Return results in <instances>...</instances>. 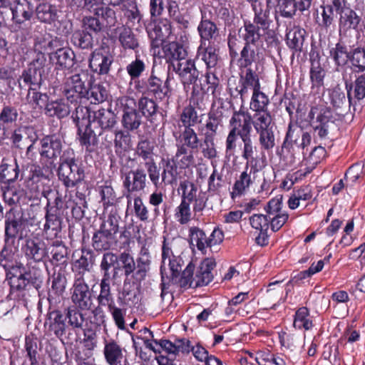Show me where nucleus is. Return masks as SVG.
I'll use <instances>...</instances> for the list:
<instances>
[{
    "mask_svg": "<svg viewBox=\"0 0 365 365\" xmlns=\"http://www.w3.org/2000/svg\"><path fill=\"white\" fill-rule=\"evenodd\" d=\"M227 47L230 63H236L240 71L252 68L253 63L256 69L263 67L265 48L259 38L243 33H239L237 37L235 34L230 33Z\"/></svg>",
    "mask_w": 365,
    "mask_h": 365,
    "instance_id": "1",
    "label": "nucleus"
},
{
    "mask_svg": "<svg viewBox=\"0 0 365 365\" xmlns=\"http://www.w3.org/2000/svg\"><path fill=\"white\" fill-rule=\"evenodd\" d=\"M283 195H277L270 199L264 210V214H254L250 217L251 227L259 231L255 242L260 246H266L269 243L268 230L270 227L273 232H278L288 221L289 215L282 210Z\"/></svg>",
    "mask_w": 365,
    "mask_h": 365,
    "instance_id": "2",
    "label": "nucleus"
},
{
    "mask_svg": "<svg viewBox=\"0 0 365 365\" xmlns=\"http://www.w3.org/2000/svg\"><path fill=\"white\" fill-rule=\"evenodd\" d=\"M276 3V0H271V3L268 4L266 1L264 7L263 3L260 5L253 6L252 10L254 12L252 21L250 20L244 21L243 27L239 31V33L246 34L249 36H252L262 40V31L265 35V41L268 45L278 42L277 36L270 26L273 24V20L271 17L270 10Z\"/></svg>",
    "mask_w": 365,
    "mask_h": 365,
    "instance_id": "3",
    "label": "nucleus"
},
{
    "mask_svg": "<svg viewBox=\"0 0 365 365\" xmlns=\"http://www.w3.org/2000/svg\"><path fill=\"white\" fill-rule=\"evenodd\" d=\"M308 118L314 140L322 142L331 139L337 126L334 111L330 106L325 104L312 106L308 113Z\"/></svg>",
    "mask_w": 365,
    "mask_h": 365,
    "instance_id": "4",
    "label": "nucleus"
},
{
    "mask_svg": "<svg viewBox=\"0 0 365 365\" xmlns=\"http://www.w3.org/2000/svg\"><path fill=\"white\" fill-rule=\"evenodd\" d=\"M216 263L211 258L203 259L198 267L195 276V264L191 262L184 269V289L196 288L207 285L213 279L212 271Z\"/></svg>",
    "mask_w": 365,
    "mask_h": 365,
    "instance_id": "5",
    "label": "nucleus"
},
{
    "mask_svg": "<svg viewBox=\"0 0 365 365\" xmlns=\"http://www.w3.org/2000/svg\"><path fill=\"white\" fill-rule=\"evenodd\" d=\"M72 150H66L61 157V163L58 174L59 179L66 187H74L81 182L84 178L83 170L77 165Z\"/></svg>",
    "mask_w": 365,
    "mask_h": 365,
    "instance_id": "6",
    "label": "nucleus"
},
{
    "mask_svg": "<svg viewBox=\"0 0 365 365\" xmlns=\"http://www.w3.org/2000/svg\"><path fill=\"white\" fill-rule=\"evenodd\" d=\"M72 118L73 120L83 119L91 123H97L101 130L110 129L116 123L114 113L105 108L91 110L87 107L78 106L76 108Z\"/></svg>",
    "mask_w": 365,
    "mask_h": 365,
    "instance_id": "7",
    "label": "nucleus"
},
{
    "mask_svg": "<svg viewBox=\"0 0 365 365\" xmlns=\"http://www.w3.org/2000/svg\"><path fill=\"white\" fill-rule=\"evenodd\" d=\"M312 141L311 134L304 132L302 129L293 127L290 123L282 145V152L284 151L290 155L292 160L295 159V154L299 150H304Z\"/></svg>",
    "mask_w": 365,
    "mask_h": 365,
    "instance_id": "8",
    "label": "nucleus"
},
{
    "mask_svg": "<svg viewBox=\"0 0 365 365\" xmlns=\"http://www.w3.org/2000/svg\"><path fill=\"white\" fill-rule=\"evenodd\" d=\"M353 74L354 73H349L346 70L341 73L349 107L356 106L365 98V73L355 75L354 80Z\"/></svg>",
    "mask_w": 365,
    "mask_h": 365,
    "instance_id": "9",
    "label": "nucleus"
},
{
    "mask_svg": "<svg viewBox=\"0 0 365 365\" xmlns=\"http://www.w3.org/2000/svg\"><path fill=\"white\" fill-rule=\"evenodd\" d=\"M62 142L56 135H46L40 140L38 149L41 162L48 169L54 167L55 161L61 157L62 152Z\"/></svg>",
    "mask_w": 365,
    "mask_h": 365,
    "instance_id": "10",
    "label": "nucleus"
},
{
    "mask_svg": "<svg viewBox=\"0 0 365 365\" xmlns=\"http://www.w3.org/2000/svg\"><path fill=\"white\" fill-rule=\"evenodd\" d=\"M339 6V36L346 37L351 30L358 31L362 19L347 0H341Z\"/></svg>",
    "mask_w": 365,
    "mask_h": 365,
    "instance_id": "11",
    "label": "nucleus"
},
{
    "mask_svg": "<svg viewBox=\"0 0 365 365\" xmlns=\"http://www.w3.org/2000/svg\"><path fill=\"white\" fill-rule=\"evenodd\" d=\"M87 77V73L81 70L78 73L71 74L66 78L63 86V93L68 101L73 103L86 97Z\"/></svg>",
    "mask_w": 365,
    "mask_h": 365,
    "instance_id": "12",
    "label": "nucleus"
},
{
    "mask_svg": "<svg viewBox=\"0 0 365 365\" xmlns=\"http://www.w3.org/2000/svg\"><path fill=\"white\" fill-rule=\"evenodd\" d=\"M244 69L245 71L240 73L238 86L234 92L230 93L231 96L235 98L240 96L242 102L248 96L250 88H252V91L261 88L259 69H256V68Z\"/></svg>",
    "mask_w": 365,
    "mask_h": 365,
    "instance_id": "13",
    "label": "nucleus"
},
{
    "mask_svg": "<svg viewBox=\"0 0 365 365\" xmlns=\"http://www.w3.org/2000/svg\"><path fill=\"white\" fill-rule=\"evenodd\" d=\"M92 280L73 279L71 288V299L76 307L81 311L90 310L93 304L88 282Z\"/></svg>",
    "mask_w": 365,
    "mask_h": 365,
    "instance_id": "14",
    "label": "nucleus"
},
{
    "mask_svg": "<svg viewBox=\"0 0 365 365\" xmlns=\"http://www.w3.org/2000/svg\"><path fill=\"white\" fill-rule=\"evenodd\" d=\"M174 136L178 141V151L175 157L168 160L164 167L162 173V182L165 185L176 184L178 179H180V173L182 171V158H180L182 153V147L180 145L182 142L180 133L174 132Z\"/></svg>",
    "mask_w": 365,
    "mask_h": 365,
    "instance_id": "15",
    "label": "nucleus"
},
{
    "mask_svg": "<svg viewBox=\"0 0 365 365\" xmlns=\"http://www.w3.org/2000/svg\"><path fill=\"white\" fill-rule=\"evenodd\" d=\"M5 239L4 241L14 243L16 237L22 239L24 237L25 220L22 213L11 208L5 215Z\"/></svg>",
    "mask_w": 365,
    "mask_h": 365,
    "instance_id": "16",
    "label": "nucleus"
},
{
    "mask_svg": "<svg viewBox=\"0 0 365 365\" xmlns=\"http://www.w3.org/2000/svg\"><path fill=\"white\" fill-rule=\"evenodd\" d=\"M353 44H347L344 37H339L337 43L329 49V58L334 62L336 71L346 70L352 52Z\"/></svg>",
    "mask_w": 365,
    "mask_h": 365,
    "instance_id": "17",
    "label": "nucleus"
},
{
    "mask_svg": "<svg viewBox=\"0 0 365 365\" xmlns=\"http://www.w3.org/2000/svg\"><path fill=\"white\" fill-rule=\"evenodd\" d=\"M252 115L242 108L239 110H234L232 115L229 121L230 130L239 134L240 138L251 134Z\"/></svg>",
    "mask_w": 365,
    "mask_h": 365,
    "instance_id": "18",
    "label": "nucleus"
},
{
    "mask_svg": "<svg viewBox=\"0 0 365 365\" xmlns=\"http://www.w3.org/2000/svg\"><path fill=\"white\" fill-rule=\"evenodd\" d=\"M113 62V57L104 48L96 49L91 55L89 61L90 68L96 73L107 74Z\"/></svg>",
    "mask_w": 365,
    "mask_h": 365,
    "instance_id": "19",
    "label": "nucleus"
},
{
    "mask_svg": "<svg viewBox=\"0 0 365 365\" xmlns=\"http://www.w3.org/2000/svg\"><path fill=\"white\" fill-rule=\"evenodd\" d=\"M57 208L51 207L47 210L43 226V232L47 240H53L61 238V219L57 215Z\"/></svg>",
    "mask_w": 365,
    "mask_h": 365,
    "instance_id": "20",
    "label": "nucleus"
},
{
    "mask_svg": "<svg viewBox=\"0 0 365 365\" xmlns=\"http://www.w3.org/2000/svg\"><path fill=\"white\" fill-rule=\"evenodd\" d=\"M12 21L15 24H23L29 21L34 15V8L30 2L26 0H16L11 5Z\"/></svg>",
    "mask_w": 365,
    "mask_h": 365,
    "instance_id": "21",
    "label": "nucleus"
},
{
    "mask_svg": "<svg viewBox=\"0 0 365 365\" xmlns=\"http://www.w3.org/2000/svg\"><path fill=\"white\" fill-rule=\"evenodd\" d=\"M124 351L121 346L114 340L105 343L103 354L109 365H126L127 359Z\"/></svg>",
    "mask_w": 365,
    "mask_h": 365,
    "instance_id": "22",
    "label": "nucleus"
},
{
    "mask_svg": "<svg viewBox=\"0 0 365 365\" xmlns=\"http://www.w3.org/2000/svg\"><path fill=\"white\" fill-rule=\"evenodd\" d=\"M46 257L54 266L64 264L68 259V248L61 238L53 240L47 247Z\"/></svg>",
    "mask_w": 365,
    "mask_h": 365,
    "instance_id": "23",
    "label": "nucleus"
},
{
    "mask_svg": "<svg viewBox=\"0 0 365 365\" xmlns=\"http://www.w3.org/2000/svg\"><path fill=\"white\" fill-rule=\"evenodd\" d=\"M84 7L90 12L103 19L108 26H111L116 21L114 10L108 6H104L99 0H84Z\"/></svg>",
    "mask_w": 365,
    "mask_h": 365,
    "instance_id": "24",
    "label": "nucleus"
},
{
    "mask_svg": "<svg viewBox=\"0 0 365 365\" xmlns=\"http://www.w3.org/2000/svg\"><path fill=\"white\" fill-rule=\"evenodd\" d=\"M146 174L141 168L128 172L123 180V185L129 193L140 192L146 186Z\"/></svg>",
    "mask_w": 365,
    "mask_h": 365,
    "instance_id": "25",
    "label": "nucleus"
},
{
    "mask_svg": "<svg viewBox=\"0 0 365 365\" xmlns=\"http://www.w3.org/2000/svg\"><path fill=\"white\" fill-rule=\"evenodd\" d=\"M341 0H329L327 4L321 5V21H318L319 26L328 31L334 23V14L339 15Z\"/></svg>",
    "mask_w": 365,
    "mask_h": 365,
    "instance_id": "26",
    "label": "nucleus"
},
{
    "mask_svg": "<svg viewBox=\"0 0 365 365\" xmlns=\"http://www.w3.org/2000/svg\"><path fill=\"white\" fill-rule=\"evenodd\" d=\"M179 344H175L169 340L161 339L160 341H145V346L153 351L155 354H162L165 352L171 358L175 357L182 348V341H178Z\"/></svg>",
    "mask_w": 365,
    "mask_h": 365,
    "instance_id": "27",
    "label": "nucleus"
},
{
    "mask_svg": "<svg viewBox=\"0 0 365 365\" xmlns=\"http://www.w3.org/2000/svg\"><path fill=\"white\" fill-rule=\"evenodd\" d=\"M307 34L306 30L300 26H294L292 29H287L285 34L287 46L294 53L302 52Z\"/></svg>",
    "mask_w": 365,
    "mask_h": 365,
    "instance_id": "28",
    "label": "nucleus"
},
{
    "mask_svg": "<svg viewBox=\"0 0 365 365\" xmlns=\"http://www.w3.org/2000/svg\"><path fill=\"white\" fill-rule=\"evenodd\" d=\"M200 46L197 48V54L194 59L189 58L190 53V47L184 44V60L186 59L185 65L184 66V89H186V86L193 84L197 80L199 71L195 66V60L198 58V54Z\"/></svg>",
    "mask_w": 365,
    "mask_h": 365,
    "instance_id": "29",
    "label": "nucleus"
},
{
    "mask_svg": "<svg viewBox=\"0 0 365 365\" xmlns=\"http://www.w3.org/2000/svg\"><path fill=\"white\" fill-rule=\"evenodd\" d=\"M24 250L26 257L35 262L42 261L48 255L47 247L38 239L27 240Z\"/></svg>",
    "mask_w": 365,
    "mask_h": 365,
    "instance_id": "30",
    "label": "nucleus"
},
{
    "mask_svg": "<svg viewBox=\"0 0 365 365\" xmlns=\"http://www.w3.org/2000/svg\"><path fill=\"white\" fill-rule=\"evenodd\" d=\"M113 38H117L125 49H132L138 47V41L132 29L124 25L117 26L112 32Z\"/></svg>",
    "mask_w": 365,
    "mask_h": 365,
    "instance_id": "31",
    "label": "nucleus"
},
{
    "mask_svg": "<svg viewBox=\"0 0 365 365\" xmlns=\"http://www.w3.org/2000/svg\"><path fill=\"white\" fill-rule=\"evenodd\" d=\"M74 121L78 128V133L81 145L85 146L87 150H88L91 146L96 145L98 139L96 134L91 128V123H88L87 120L83 119Z\"/></svg>",
    "mask_w": 365,
    "mask_h": 365,
    "instance_id": "32",
    "label": "nucleus"
},
{
    "mask_svg": "<svg viewBox=\"0 0 365 365\" xmlns=\"http://www.w3.org/2000/svg\"><path fill=\"white\" fill-rule=\"evenodd\" d=\"M182 46L176 42H171L168 45L167 56L169 59V73L173 74L174 72L179 78H182L181 69V51Z\"/></svg>",
    "mask_w": 365,
    "mask_h": 365,
    "instance_id": "33",
    "label": "nucleus"
},
{
    "mask_svg": "<svg viewBox=\"0 0 365 365\" xmlns=\"http://www.w3.org/2000/svg\"><path fill=\"white\" fill-rule=\"evenodd\" d=\"M170 249L163 246L162 258L163 263H165V259L168 258L170 269L171 272V280L173 283L179 284L180 287H182V259L180 256H173V258H170Z\"/></svg>",
    "mask_w": 365,
    "mask_h": 365,
    "instance_id": "34",
    "label": "nucleus"
},
{
    "mask_svg": "<svg viewBox=\"0 0 365 365\" xmlns=\"http://www.w3.org/2000/svg\"><path fill=\"white\" fill-rule=\"evenodd\" d=\"M42 81V75L29 67L17 79L19 88L21 90L29 87V90L37 91L40 88Z\"/></svg>",
    "mask_w": 365,
    "mask_h": 365,
    "instance_id": "35",
    "label": "nucleus"
},
{
    "mask_svg": "<svg viewBox=\"0 0 365 365\" xmlns=\"http://www.w3.org/2000/svg\"><path fill=\"white\" fill-rule=\"evenodd\" d=\"M65 317L58 310L50 312L45 322V327H48L49 331L61 339L65 334L66 323Z\"/></svg>",
    "mask_w": 365,
    "mask_h": 365,
    "instance_id": "36",
    "label": "nucleus"
},
{
    "mask_svg": "<svg viewBox=\"0 0 365 365\" xmlns=\"http://www.w3.org/2000/svg\"><path fill=\"white\" fill-rule=\"evenodd\" d=\"M50 60L59 68H68L73 64L74 52L68 48H61L49 56Z\"/></svg>",
    "mask_w": 365,
    "mask_h": 365,
    "instance_id": "37",
    "label": "nucleus"
},
{
    "mask_svg": "<svg viewBox=\"0 0 365 365\" xmlns=\"http://www.w3.org/2000/svg\"><path fill=\"white\" fill-rule=\"evenodd\" d=\"M350 73H362L365 71V48L354 43L350 58Z\"/></svg>",
    "mask_w": 365,
    "mask_h": 365,
    "instance_id": "38",
    "label": "nucleus"
},
{
    "mask_svg": "<svg viewBox=\"0 0 365 365\" xmlns=\"http://www.w3.org/2000/svg\"><path fill=\"white\" fill-rule=\"evenodd\" d=\"M170 34V24L167 19H164L154 25V27L149 32V36L153 41V46H158Z\"/></svg>",
    "mask_w": 365,
    "mask_h": 365,
    "instance_id": "39",
    "label": "nucleus"
},
{
    "mask_svg": "<svg viewBox=\"0 0 365 365\" xmlns=\"http://www.w3.org/2000/svg\"><path fill=\"white\" fill-rule=\"evenodd\" d=\"M90 267L91 264L88 258L84 255H81V257L73 263V279L93 280L94 274L91 271Z\"/></svg>",
    "mask_w": 365,
    "mask_h": 365,
    "instance_id": "40",
    "label": "nucleus"
},
{
    "mask_svg": "<svg viewBox=\"0 0 365 365\" xmlns=\"http://www.w3.org/2000/svg\"><path fill=\"white\" fill-rule=\"evenodd\" d=\"M184 145L191 148L189 153L184 148V160H187L188 164L194 163L192 153L197 152L199 140L196 133L189 126H185L184 130Z\"/></svg>",
    "mask_w": 365,
    "mask_h": 365,
    "instance_id": "41",
    "label": "nucleus"
},
{
    "mask_svg": "<svg viewBox=\"0 0 365 365\" xmlns=\"http://www.w3.org/2000/svg\"><path fill=\"white\" fill-rule=\"evenodd\" d=\"M142 123V115L135 109L125 107L122 115L121 123L127 130H134L139 128Z\"/></svg>",
    "mask_w": 365,
    "mask_h": 365,
    "instance_id": "42",
    "label": "nucleus"
},
{
    "mask_svg": "<svg viewBox=\"0 0 365 365\" xmlns=\"http://www.w3.org/2000/svg\"><path fill=\"white\" fill-rule=\"evenodd\" d=\"M293 325L296 329L310 330L314 327L313 317L306 307H299L294 314Z\"/></svg>",
    "mask_w": 365,
    "mask_h": 365,
    "instance_id": "43",
    "label": "nucleus"
},
{
    "mask_svg": "<svg viewBox=\"0 0 365 365\" xmlns=\"http://www.w3.org/2000/svg\"><path fill=\"white\" fill-rule=\"evenodd\" d=\"M45 113L50 117L63 118L70 113V107L64 99L51 101L46 105Z\"/></svg>",
    "mask_w": 365,
    "mask_h": 365,
    "instance_id": "44",
    "label": "nucleus"
},
{
    "mask_svg": "<svg viewBox=\"0 0 365 365\" xmlns=\"http://www.w3.org/2000/svg\"><path fill=\"white\" fill-rule=\"evenodd\" d=\"M187 241L192 251H194L195 247L202 253L206 250L207 237L204 231L199 227H191L189 229Z\"/></svg>",
    "mask_w": 365,
    "mask_h": 365,
    "instance_id": "45",
    "label": "nucleus"
},
{
    "mask_svg": "<svg viewBox=\"0 0 365 365\" xmlns=\"http://www.w3.org/2000/svg\"><path fill=\"white\" fill-rule=\"evenodd\" d=\"M120 217L116 210L112 209L108 214H104L103 222L101 225L100 230L108 235H115L118 232Z\"/></svg>",
    "mask_w": 365,
    "mask_h": 365,
    "instance_id": "46",
    "label": "nucleus"
},
{
    "mask_svg": "<svg viewBox=\"0 0 365 365\" xmlns=\"http://www.w3.org/2000/svg\"><path fill=\"white\" fill-rule=\"evenodd\" d=\"M252 183L253 180L251 178V174L245 170L236 179L232 185V192H230L231 198L235 199L244 195Z\"/></svg>",
    "mask_w": 365,
    "mask_h": 365,
    "instance_id": "47",
    "label": "nucleus"
},
{
    "mask_svg": "<svg viewBox=\"0 0 365 365\" xmlns=\"http://www.w3.org/2000/svg\"><path fill=\"white\" fill-rule=\"evenodd\" d=\"M270 103L269 97L261 88L252 91L250 103V109L254 113L269 111L268 107Z\"/></svg>",
    "mask_w": 365,
    "mask_h": 365,
    "instance_id": "48",
    "label": "nucleus"
},
{
    "mask_svg": "<svg viewBox=\"0 0 365 365\" xmlns=\"http://www.w3.org/2000/svg\"><path fill=\"white\" fill-rule=\"evenodd\" d=\"M19 112L16 107L4 106L0 110V131L16 124L19 118Z\"/></svg>",
    "mask_w": 365,
    "mask_h": 365,
    "instance_id": "49",
    "label": "nucleus"
},
{
    "mask_svg": "<svg viewBox=\"0 0 365 365\" xmlns=\"http://www.w3.org/2000/svg\"><path fill=\"white\" fill-rule=\"evenodd\" d=\"M168 81L163 82L159 78L151 76L148 81V91L153 93L155 98L162 100L168 93Z\"/></svg>",
    "mask_w": 365,
    "mask_h": 365,
    "instance_id": "50",
    "label": "nucleus"
},
{
    "mask_svg": "<svg viewBox=\"0 0 365 365\" xmlns=\"http://www.w3.org/2000/svg\"><path fill=\"white\" fill-rule=\"evenodd\" d=\"M255 131L274 127L273 118L270 111L255 113L252 116L251 125Z\"/></svg>",
    "mask_w": 365,
    "mask_h": 365,
    "instance_id": "51",
    "label": "nucleus"
},
{
    "mask_svg": "<svg viewBox=\"0 0 365 365\" xmlns=\"http://www.w3.org/2000/svg\"><path fill=\"white\" fill-rule=\"evenodd\" d=\"M258 141L262 150L269 152L275 147V135L274 127L256 131Z\"/></svg>",
    "mask_w": 365,
    "mask_h": 365,
    "instance_id": "52",
    "label": "nucleus"
},
{
    "mask_svg": "<svg viewBox=\"0 0 365 365\" xmlns=\"http://www.w3.org/2000/svg\"><path fill=\"white\" fill-rule=\"evenodd\" d=\"M110 279H101L100 284V293L97 297L100 306L110 307L115 304L114 297L111 293Z\"/></svg>",
    "mask_w": 365,
    "mask_h": 365,
    "instance_id": "53",
    "label": "nucleus"
},
{
    "mask_svg": "<svg viewBox=\"0 0 365 365\" xmlns=\"http://www.w3.org/2000/svg\"><path fill=\"white\" fill-rule=\"evenodd\" d=\"M37 18L42 22L51 23L57 18V9L50 4H41L36 8Z\"/></svg>",
    "mask_w": 365,
    "mask_h": 365,
    "instance_id": "54",
    "label": "nucleus"
},
{
    "mask_svg": "<svg viewBox=\"0 0 365 365\" xmlns=\"http://www.w3.org/2000/svg\"><path fill=\"white\" fill-rule=\"evenodd\" d=\"M326 73V70L323 66L310 67L309 78L312 90L318 91L324 87Z\"/></svg>",
    "mask_w": 365,
    "mask_h": 365,
    "instance_id": "55",
    "label": "nucleus"
},
{
    "mask_svg": "<svg viewBox=\"0 0 365 365\" xmlns=\"http://www.w3.org/2000/svg\"><path fill=\"white\" fill-rule=\"evenodd\" d=\"M115 242V236L108 235L100 230L93 237V246L97 250H108Z\"/></svg>",
    "mask_w": 365,
    "mask_h": 365,
    "instance_id": "56",
    "label": "nucleus"
},
{
    "mask_svg": "<svg viewBox=\"0 0 365 365\" xmlns=\"http://www.w3.org/2000/svg\"><path fill=\"white\" fill-rule=\"evenodd\" d=\"M255 360L259 365H285L282 358L269 350L258 351Z\"/></svg>",
    "mask_w": 365,
    "mask_h": 365,
    "instance_id": "57",
    "label": "nucleus"
},
{
    "mask_svg": "<svg viewBox=\"0 0 365 365\" xmlns=\"http://www.w3.org/2000/svg\"><path fill=\"white\" fill-rule=\"evenodd\" d=\"M197 192V189L192 182L184 180V223L187 220L185 216L190 210V204L197 200L196 197Z\"/></svg>",
    "mask_w": 365,
    "mask_h": 365,
    "instance_id": "58",
    "label": "nucleus"
},
{
    "mask_svg": "<svg viewBox=\"0 0 365 365\" xmlns=\"http://www.w3.org/2000/svg\"><path fill=\"white\" fill-rule=\"evenodd\" d=\"M86 97L91 101L92 103H99L103 102L107 97V91L101 85L95 84L87 88Z\"/></svg>",
    "mask_w": 365,
    "mask_h": 365,
    "instance_id": "59",
    "label": "nucleus"
},
{
    "mask_svg": "<svg viewBox=\"0 0 365 365\" xmlns=\"http://www.w3.org/2000/svg\"><path fill=\"white\" fill-rule=\"evenodd\" d=\"M197 30L201 38L207 41L217 36L218 31L216 24L210 20H202Z\"/></svg>",
    "mask_w": 365,
    "mask_h": 365,
    "instance_id": "60",
    "label": "nucleus"
},
{
    "mask_svg": "<svg viewBox=\"0 0 365 365\" xmlns=\"http://www.w3.org/2000/svg\"><path fill=\"white\" fill-rule=\"evenodd\" d=\"M24 195V191L22 188L14 186L6 187L3 192L4 200L9 205L19 203Z\"/></svg>",
    "mask_w": 365,
    "mask_h": 365,
    "instance_id": "61",
    "label": "nucleus"
},
{
    "mask_svg": "<svg viewBox=\"0 0 365 365\" xmlns=\"http://www.w3.org/2000/svg\"><path fill=\"white\" fill-rule=\"evenodd\" d=\"M118 260V256L113 253L106 252L103 255L100 265L101 270L103 272L102 279H110L109 270L117 264Z\"/></svg>",
    "mask_w": 365,
    "mask_h": 365,
    "instance_id": "62",
    "label": "nucleus"
},
{
    "mask_svg": "<svg viewBox=\"0 0 365 365\" xmlns=\"http://www.w3.org/2000/svg\"><path fill=\"white\" fill-rule=\"evenodd\" d=\"M276 1L278 4L279 14L284 18L292 19L299 11L293 0H276Z\"/></svg>",
    "mask_w": 365,
    "mask_h": 365,
    "instance_id": "63",
    "label": "nucleus"
},
{
    "mask_svg": "<svg viewBox=\"0 0 365 365\" xmlns=\"http://www.w3.org/2000/svg\"><path fill=\"white\" fill-rule=\"evenodd\" d=\"M72 43L81 48H88L92 45L91 34L83 31H77L74 32L71 38Z\"/></svg>",
    "mask_w": 365,
    "mask_h": 365,
    "instance_id": "64",
    "label": "nucleus"
}]
</instances>
